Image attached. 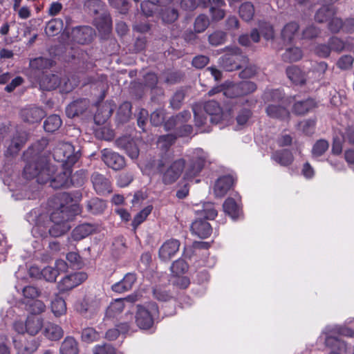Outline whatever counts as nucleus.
Wrapping results in <instances>:
<instances>
[{
  "label": "nucleus",
  "instance_id": "obj_1",
  "mask_svg": "<svg viewBox=\"0 0 354 354\" xmlns=\"http://www.w3.org/2000/svg\"><path fill=\"white\" fill-rule=\"evenodd\" d=\"M48 140L41 138L24 153L26 165L24 175L27 179L36 178L39 184L50 183L54 189L67 188L72 183L71 167H62L50 162L44 152Z\"/></svg>",
  "mask_w": 354,
  "mask_h": 354
},
{
  "label": "nucleus",
  "instance_id": "obj_2",
  "mask_svg": "<svg viewBox=\"0 0 354 354\" xmlns=\"http://www.w3.org/2000/svg\"><path fill=\"white\" fill-rule=\"evenodd\" d=\"M53 157L56 165L62 167H71L80 157L79 151L69 142H59L53 148Z\"/></svg>",
  "mask_w": 354,
  "mask_h": 354
},
{
  "label": "nucleus",
  "instance_id": "obj_3",
  "mask_svg": "<svg viewBox=\"0 0 354 354\" xmlns=\"http://www.w3.org/2000/svg\"><path fill=\"white\" fill-rule=\"evenodd\" d=\"M230 51L219 59V63L225 70L232 71L239 69L248 63V58L241 53L239 48H232Z\"/></svg>",
  "mask_w": 354,
  "mask_h": 354
},
{
  "label": "nucleus",
  "instance_id": "obj_4",
  "mask_svg": "<svg viewBox=\"0 0 354 354\" xmlns=\"http://www.w3.org/2000/svg\"><path fill=\"white\" fill-rule=\"evenodd\" d=\"M185 161L183 158L174 161L170 166L165 170H163L164 164L160 161L158 164L157 169L162 174V180L165 185H170L176 181L180 176L185 169Z\"/></svg>",
  "mask_w": 354,
  "mask_h": 354
},
{
  "label": "nucleus",
  "instance_id": "obj_5",
  "mask_svg": "<svg viewBox=\"0 0 354 354\" xmlns=\"http://www.w3.org/2000/svg\"><path fill=\"white\" fill-rule=\"evenodd\" d=\"M101 306V299L92 295H86L82 299L77 301L75 305L77 312L89 317L97 313Z\"/></svg>",
  "mask_w": 354,
  "mask_h": 354
},
{
  "label": "nucleus",
  "instance_id": "obj_6",
  "mask_svg": "<svg viewBox=\"0 0 354 354\" xmlns=\"http://www.w3.org/2000/svg\"><path fill=\"white\" fill-rule=\"evenodd\" d=\"M136 322L141 329H148L153 324V316L158 313V306L156 304H150V311L142 306H137Z\"/></svg>",
  "mask_w": 354,
  "mask_h": 354
},
{
  "label": "nucleus",
  "instance_id": "obj_7",
  "mask_svg": "<svg viewBox=\"0 0 354 354\" xmlns=\"http://www.w3.org/2000/svg\"><path fill=\"white\" fill-rule=\"evenodd\" d=\"M75 215V207L68 205H60L50 214L52 222H60L63 224H70L69 221L73 220Z\"/></svg>",
  "mask_w": 354,
  "mask_h": 354
},
{
  "label": "nucleus",
  "instance_id": "obj_8",
  "mask_svg": "<svg viewBox=\"0 0 354 354\" xmlns=\"http://www.w3.org/2000/svg\"><path fill=\"white\" fill-rule=\"evenodd\" d=\"M87 279L86 273L79 272L71 274L64 277L58 283L61 292H66L81 284Z\"/></svg>",
  "mask_w": 354,
  "mask_h": 354
},
{
  "label": "nucleus",
  "instance_id": "obj_9",
  "mask_svg": "<svg viewBox=\"0 0 354 354\" xmlns=\"http://www.w3.org/2000/svg\"><path fill=\"white\" fill-rule=\"evenodd\" d=\"M102 160L109 167L114 170L122 169L125 166L123 156L109 149H104L101 151Z\"/></svg>",
  "mask_w": 354,
  "mask_h": 354
},
{
  "label": "nucleus",
  "instance_id": "obj_10",
  "mask_svg": "<svg viewBox=\"0 0 354 354\" xmlns=\"http://www.w3.org/2000/svg\"><path fill=\"white\" fill-rule=\"evenodd\" d=\"M93 189L97 194L104 195L112 192L111 183L109 178L103 174L95 171L91 176Z\"/></svg>",
  "mask_w": 354,
  "mask_h": 354
},
{
  "label": "nucleus",
  "instance_id": "obj_11",
  "mask_svg": "<svg viewBox=\"0 0 354 354\" xmlns=\"http://www.w3.org/2000/svg\"><path fill=\"white\" fill-rule=\"evenodd\" d=\"M196 157L189 164L185 171V178H192L201 172L205 162V155L201 149L195 151Z\"/></svg>",
  "mask_w": 354,
  "mask_h": 354
},
{
  "label": "nucleus",
  "instance_id": "obj_12",
  "mask_svg": "<svg viewBox=\"0 0 354 354\" xmlns=\"http://www.w3.org/2000/svg\"><path fill=\"white\" fill-rule=\"evenodd\" d=\"M203 109L206 114L209 116V120L213 124H218L223 120L224 113L219 104L210 100L205 102L203 105Z\"/></svg>",
  "mask_w": 354,
  "mask_h": 354
},
{
  "label": "nucleus",
  "instance_id": "obj_13",
  "mask_svg": "<svg viewBox=\"0 0 354 354\" xmlns=\"http://www.w3.org/2000/svg\"><path fill=\"white\" fill-rule=\"evenodd\" d=\"M180 242L176 239L165 241L159 249V258L163 261H169L178 251Z\"/></svg>",
  "mask_w": 354,
  "mask_h": 354
},
{
  "label": "nucleus",
  "instance_id": "obj_14",
  "mask_svg": "<svg viewBox=\"0 0 354 354\" xmlns=\"http://www.w3.org/2000/svg\"><path fill=\"white\" fill-rule=\"evenodd\" d=\"M45 111L40 107L30 105L21 111L23 120L30 123L38 122L45 116Z\"/></svg>",
  "mask_w": 354,
  "mask_h": 354
},
{
  "label": "nucleus",
  "instance_id": "obj_15",
  "mask_svg": "<svg viewBox=\"0 0 354 354\" xmlns=\"http://www.w3.org/2000/svg\"><path fill=\"white\" fill-rule=\"evenodd\" d=\"M88 106V100L86 98L78 99L66 106V114L68 118H73L84 113Z\"/></svg>",
  "mask_w": 354,
  "mask_h": 354
},
{
  "label": "nucleus",
  "instance_id": "obj_16",
  "mask_svg": "<svg viewBox=\"0 0 354 354\" xmlns=\"http://www.w3.org/2000/svg\"><path fill=\"white\" fill-rule=\"evenodd\" d=\"M97 230V225L93 223H84L75 227L71 232V238L78 241L85 239L90 234L95 233Z\"/></svg>",
  "mask_w": 354,
  "mask_h": 354
},
{
  "label": "nucleus",
  "instance_id": "obj_17",
  "mask_svg": "<svg viewBox=\"0 0 354 354\" xmlns=\"http://www.w3.org/2000/svg\"><path fill=\"white\" fill-rule=\"evenodd\" d=\"M233 183L234 179L230 175L223 176L218 178L214 187L215 196L219 198L224 196L230 190Z\"/></svg>",
  "mask_w": 354,
  "mask_h": 354
},
{
  "label": "nucleus",
  "instance_id": "obj_18",
  "mask_svg": "<svg viewBox=\"0 0 354 354\" xmlns=\"http://www.w3.org/2000/svg\"><path fill=\"white\" fill-rule=\"evenodd\" d=\"M191 230L199 238L205 239L211 234L212 229L207 221L200 218L192 223Z\"/></svg>",
  "mask_w": 354,
  "mask_h": 354
},
{
  "label": "nucleus",
  "instance_id": "obj_19",
  "mask_svg": "<svg viewBox=\"0 0 354 354\" xmlns=\"http://www.w3.org/2000/svg\"><path fill=\"white\" fill-rule=\"evenodd\" d=\"M286 75L288 79L296 86H303L306 82V75L300 68L291 66L286 68Z\"/></svg>",
  "mask_w": 354,
  "mask_h": 354
},
{
  "label": "nucleus",
  "instance_id": "obj_20",
  "mask_svg": "<svg viewBox=\"0 0 354 354\" xmlns=\"http://www.w3.org/2000/svg\"><path fill=\"white\" fill-rule=\"evenodd\" d=\"M136 281V274L129 272L124 275L121 281L113 284L111 288L115 292L122 293L131 290Z\"/></svg>",
  "mask_w": 354,
  "mask_h": 354
},
{
  "label": "nucleus",
  "instance_id": "obj_21",
  "mask_svg": "<svg viewBox=\"0 0 354 354\" xmlns=\"http://www.w3.org/2000/svg\"><path fill=\"white\" fill-rule=\"evenodd\" d=\"M325 344L326 346L332 349L330 354H344L347 352V344L345 342L337 337L330 335L327 336L325 339Z\"/></svg>",
  "mask_w": 354,
  "mask_h": 354
},
{
  "label": "nucleus",
  "instance_id": "obj_22",
  "mask_svg": "<svg viewBox=\"0 0 354 354\" xmlns=\"http://www.w3.org/2000/svg\"><path fill=\"white\" fill-rule=\"evenodd\" d=\"M316 106V102L313 99L308 98L295 102L292 106V112L298 115H305Z\"/></svg>",
  "mask_w": 354,
  "mask_h": 354
},
{
  "label": "nucleus",
  "instance_id": "obj_23",
  "mask_svg": "<svg viewBox=\"0 0 354 354\" xmlns=\"http://www.w3.org/2000/svg\"><path fill=\"white\" fill-rule=\"evenodd\" d=\"M26 141V136L24 133H17L12 139L10 144L6 151V156H14L17 154Z\"/></svg>",
  "mask_w": 354,
  "mask_h": 354
},
{
  "label": "nucleus",
  "instance_id": "obj_24",
  "mask_svg": "<svg viewBox=\"0 0 354 354\" xmlns=\"http://www.w3.org/2000/svg\"><path fill=\"white\" fill-rule=\"evenodd\" d=\"M272 159L280 165L286 167L292 164L294 157L290 151L282 149L274 152L272 155Z\"/></svg>",
  "mask_w": 354,
  "mask_h": 354
},
{
  "label": "nucleus",
  "instance_id": "obj_25",
  "mask_svg": "<svg viewBox=\"0 0 354 354\" xmlns=\"http://www.w3.org/2000/svg\"><path fill=\"white\" fill-rule=\"evenodd\" d=\"M43 327V319L40 317L30 315L26 321V331L30 335H37Z\"/></svg>",
  "mask_w": 354,
  "mask_h": 354
},
{
  "label": "nucleus",
  "instance_id": "obj_26",
  "mask_svg": "<svg viewBox=\"0 0 354 354\" xmlns=\"http://www.w3.org/2000/svg\"><path fill=\"white\" fill-rule=\"evenodd\" d=\"M266 113L270 117L281 120H287L290 118L288 110L281 106L269 105L266 109Z\"/></svg>",
  "mask_w": 354,
  "mask_h": 354
},
{
  "label": "nucleus",
  "instance_id": "obj_27",
  "mask_svg": "<svg viewBox=\"0 0 354 354\" xmlns=\"http://www.w3.org/2000/svg\"><path fill=\"white\" fill-rule=\"evenodd\" d=\"M64 84L62 85V80L60 77L56 74H52L50 75H46L44 79L42 80L41 86H46V88H62L63 87H67L68 83L63 80Z\"/></svg>",
  "mask_w": 354,
  "mask_h": 354
},
{
  "label": "nucleus",
  "instance_id": "obj_28",
  "mask_svg": "<svg viewBox=\"0 0 354 354\" xmlns=\"http://www.w3.org/2000/svg\"><path fill=\"white\" fill-rule=\"evenodd\" d=\"M106 207V202L102 199L96 197L87 201L86 205V210L93 214H99L102 213Z\"/></svg>",
  "mask_w": 354,
  "mask_h": 354
},
{
  "label": "nucleus",
  "instance_id": "obj_29",
  "mask_svg": "<svg viewBox=\"0 0 354 354\" xmlns=\"http://www.w3.org/2000/svg\"><path fill=\"white\" fill-rule=\"evenodd\" d=\"M79 352L78 344L72 337H66L62 342L60 348V354H77Z\"/></svg>",
  "mask_w": 354,
  "mask_h": 354
},
{
  "label": "nucleus",
  "instance_id": "obj_30",
  "mask_svg": "<svg viewBox=\"0 0 354 354\" xmlns=\"http://www.w3.org/2000/svg\"><path fill=\"white\" fill-rule=\"evenodd\" d=\"M299 26L296 22H290L284 26L281 30V37L284 41L290 42L298 32Z\"/></svg>",
  "mask_w": 354,
  "mask_h": 354
},
{
  "label": "nucleus",
  "instance_id": "obj_31",
  "mask_svg": "<svg viewBox=\"0 0 354 354\" xmlns=\"http://www.w3.org/2000/svg\"><path fill=\"white\" fill-rule=\"evenodd\" d=\"M223 207L225 214L232 218L235 219L239 216L240 212L239 205L234 198H227L225 201Z\"/></svg>",
  "mask_w": 354,
  "mask_h": 354
},
{
  "label": "nucleus",
  "instance_id": "obj_32",
  "mask_svg": "<svg viewBox=\"0 0 354 354\" xmlns=\"http://www.w3.org/2000/svg\"><path fill=\"white\" fill-rule=\"evenodd\" d=\"M335 15L334 8L324 6L317 11L315 19L319 23H324L329 21Z\"/></svg>",
  "mask_w": 354,
  "mask_h": 354
},
{
  "label": "nucleus",
  "instance_id": "obj_33",
  "mask_svg": "<svg viewBox=\"0 0 354 354\" xmlns=\"http://www.w3.org/2000/svg\"><path fill=\"white\" fill-rule=\"evenodd\" d=\"M63 330L53 323H48L44 328V335L51 340H57L63 336Z\"/></svg>",
  "mask_w": 354,
  "mask_h": 354
},
{
  "label": "nucleus",
  "instance_id": "obj_34",
  "mask_svg": "<svg viewBox=\"0 0 354 354\" xmlns=\"http://www.w3.org/2000/svg\"><path fill=\"white\" fill-rule=\"evenodd\" d=\"M62 124V121L58 115H51L48 116L44 123V128L48 132H54L59 129Z\"/></svg>",
  "mask_w": 354,
  "mask_h": 354
},
{
  "label": "nucleus",
  "instance_id": "obj_35",
  "mask_svg": "<svg viewBox=\"0 0 354 354\" xmlns=\"http://www.w3.org/2000/svg\"><path fill=\"white\" fill-rule=\"evenodd\" d=\"M53 65V61L52 59L42 57L32 59L30 61V68L38 71L50 68Z\"/></svg>",
  "mask_w": 354,
  "mask_h": 354
},
{
  "label": "nucleus",
  "instance_id": "obj_36",
  "mask_svg": "<svg viewBox=\"0 0 354 354\" xmlns=\"http://www.w3.org/2000/svg\"><path fill=\"white\" fill-rule=\"evenodd\" d=\"M53 225L48 229V233L51 236L58 237L64 235L71 228L70 224H65L60 222H52Z\"/></svg>",
  "mask_w": 354,
  "mask_h": 354
},
{
  "label": "nucleus",
  "instance_id": "obj_37",
  "mask_svg": "<svg viewBox=\"0 0 354 354\" xmlns=\"http://www.w3.org/2000/svg\"><path fill=\"white\" fill-rule=\"evenodd\" d=\"M51 310L55 317H60L66 312V304L65 301L58 296L51 302Z\"/></svg>",
  "mask_w": 354,
  "mask_h": 354
},
{
  "label": "nucleus",
  "instance_id": "obj_38",
  "mask_svg": "<svg viewBox=\"0 0 354 354\" xmlns=\"http://www.w3.org/2000/svg\"><path fill=\"white\" fill-rule=\"evenodd\" d=\"M301 50L298 47H292L286 49L282 57L285 62H293L299 60L302 57Z\"/></svg>",
  "mask_w": 354,
  "mask_h": 354
},
{
  "label": "nucleus",
  "instance_id": "obj_39",
  "mask_svg": "<svg viewBox=\"0 0 354 354\" xmlns=\"http://www.w3.org/2000/svg\"><path fill=\"white\" fill-rule=\"evenodd\" d=\"M254 15V6L250 2H245L239 7V15L244 21H250Z\"/></svg>",
  "mask_w": 354,
  "mask_h": 354
},
{
  "label": "nucleus",
  "instance_id": "obj_40",
  "mask_svg": "<svg viewBox=\"0 0 354 354\" xmlns=\"http://www.w3.org/2000/svg\"><path fill=\"white\" fill-rule=\"evenodd\" d=\"M198 213L201 217L205 219H214L217 216V211L214 207V205L211 203L204 204L202 209H198Z\"/></svg>",
  "mask_w": 354,
  "mask_h": 354
},
{
  "label": "nucleus",
  "instance_id": "obj_41",
  "mask_svg": "<svg viewBox=\"0 0 354 354\" xmlns=\"http://www.w3.org/2000/svg\"><path fill=\"white\" fill-rule=\"evenodd\" d=\"M63 26V21L60 19H53L48 22L46 26V33L49 36L56 35Z\"/></svg>",
  "mask_w": 354,
  "mask_h": 354
},
{
  "label": "nucleus",
  "instance_id": "obj_42",
  "mask_svg": "<svg viewBox=\"0 0 354 354\" xmlns=\"http://www.w3.org/2000/svg\"><path fill=\"white\" fill-rule=\"evenodd\" d=\"M124 308V303L122 299H115L112 302L106 310V315L109 317H115L120 313Z\"/></svg>",
  "mask_w": 354,
  "mask_h": 354
},
{
  "label": "nucleus",
  "instance_id": "obj_43",
  "mask_svg": "<svg viewBox=\"0 0 354 354\" xmlns=\"http://www.w3.org/2000/svg\"><path fill=\"white\" fill-rule=\"evenodd\" d=\"M188 268L187 263L184 259H179L173 262L170 269L174 274L179 276L185 273L188 270Z\"/></svg>",
  "mask_w": 354,
  "mask_h": 354
},
{
  "label": "nucleus",
  "instance_id": "obj_44",
  "mask_svg": "<svg viewBox=\"0 0 354 354\" xmlns=\"http://www.w3.org/2000/svg\"><path fill=\"white\" fill-rule=\"evenodd\" d=\"M209 25V20L207 15H198L194 21V31L197 33L204 32Z\"/></svg>",
  "mask_w": 354,
  "mask_h": 354
},
{
  "label": "nucleus",
  "instance_id": "obj_45",
  "mask_svg": "<svg viewBox=\"0 0 354 354\" xmlns=\"http://www.w3.org/2000/svg\"><path fill=\"white\" fill-rule=\"evenodd\" d=\"M131 104L129 102H123L119 107L118 115L122 122H126L131 115Z\"/></svg>",
  "mask_w": 354,
  "mask_h": 354
},
{
  "label": "nucleus",
  "instance_id": "obj_46",
  "mask_svg": "<svg viewBox=\"0 0 354 354\" xmlns=\"http://www.w3.org/2000/svg\"><path fill=\"white\" fill-rule=\"evenodd\" d=\"M177 136L173 133L161 136L158 138V145L162 150H167L175 142Z\"/></svg>",
  "mask_w": 354,
  "mask_h": 354
},
{
  "label": "nucleus",
  "instance_id": "obj_47",
  "mask_svg": "<svg viewBox=\"0 0 354 354\" xmlns=\"http://www.w3.org/2000/svg\"><path fill=\"white\" fill-rule=\"evenodd\" d=\"M192 111L194 115L196 125L203 126L207 122V117L202 113V106L200 104H195L192 106Z\"/></svg>",
  "mask_w": 354,
  "mask_h": 354
},
{
  "label": "nucleus",
  "instance_id": "obj_48",
  "mask_svg": "<svg viewBox=\"0 0 354 354\" xmlns=\"http://www.w3.org/2000/svg\"><path fill=\"white\" fill-rule=\"evenodd\" d=\"M152 209L151 205H148L135 216L132 221V226L135 230L147 218L151 212Z\"/></svg>",
  "mask_w": 354,
  "mask_h": 354
},
{
  "label": "nucleus",
  "instance_id": "obj_49",
  "mask_svg": "<svg viewBox=\"0 0 354 354\" xmlns=\"http://www.w3.org/2000/svg\"><path fill=\"white\" fill-rule=\"evenodd\" d=\"M81 337L83 342L91 343L97 340L100 335L93 328H86L82 330Z\"/></svg>",
  "mask_w": 354,
  "mask_h": 354
},
{
  "label": "nucleus",
  "instance_id": "obj_50",
  "mask_svg": "<svg viewBox=\"0 0 354 354\" xmlns=\"http://www.w3.org/2000/svg\"><path fill=\"white\" fill-rule=\"evenodd\" d=\"M161 17L164 22L173 23L178 19V12L174 8H166L162 10Z\"/></svg>",
  "mask_w": 354,
  "mask_h": 354
},
{
  "label": "nucleus",
  "instance_id": "obj_51",
  "mask_svg": "<svg viewBox=\"0 0 354 354\" xmlns=\"http://www.w3.org/2000/svg\"><path fill=\"white\" fill-rule=\"evenodd\" d=\"M328 143L325 140H319L315 142L312 149V154L314 157H319L323 155L328 148Z\"/></svg>",
  "mask_w": 354,
  "mask_h": 354
},
{
  "label": "nucleus",
  "instance_id": "obj_52",
  "mask_svg": "<svg viewBox=\"0 0 354 354\" xmlns=\"http://www.w3.org/2000/svg\"><path fill=\"white\" fill-rule=\"evenodd\" d=\"M226 39V33L223 31H215L209 35L208 41L212 46L223 44Z\"/></svg>",
  "mask_w": 354,
  "mask_h": 354
},
{
  "label": "nucleus",
  "instance_id": "obj_53",
  "mask_svg": "<svg viewBox=\"0 0 354 354\" xmlns=\"http://www.w3.org/2000/svg\"><path fill=\"white\" fill-rule=\"evenodd\" d=\"M37 348V342L34 340L25 342L17 348L18 354H32Z\"/></svg>",
  "mask_w": 354,
  "mask_h": 354
},
{
  "label": "nucleus",
  "instance_id": "obj_54",
  "mask_svg": "<svg viewBox=\"0 0 354 354\" xmlns=\"http://www.w3.org/2000/svg\"><path fill=\"white\" fill-rule=\"evenodd\" d=\"M315 120L313 119H307L301 121L298 124V127L306 135H311L315 129Z\"/></svg>",
  "mask_w": 354,
  "mask_h": 354
},
{
  "label": "nucleus",
  "instance_id": "obj_55",
  "mask_svg": "<svg viewBox=\"0 0 354 354\" xmlns=\"http://www.w3.org/2000/svg\"><path fill=\"white\" fill-rule=\"evenodd\" d=\"M46 310V305L42 301L34 300L28 304V310L33 315H39L44 312Z\"/></svg>",
  "mask_w": 354,
  "mask_h": 354
},
{
  "label": "nucleus",
  "instance_id": "obj_56",
  "mask_svg": "<svg viewBox=\"0 0 354 354\" xmlns=\"http://www.w3.org/2000/svg\"><path fill=\"white\" fill-rule=\"evenodd\" d=\"M42 277L49 282L55 281L58 274L57 271L53 266L45 267L41 272Z\"/></svg>",
  "mask_w": 354,
  "mask_h": 354
},
{
  "label": "nucleus",
  "instance_id": "obj_57",
  "mask_svg": "<svg viewBox=\"0 0 354 354\" xmlns=\"http://www.w3.org/2000/svg\"><path fill=\"white\" fill-rule=\"evenodd\" d=\"M84 6L95 14L102 10L104 3L101 0H84Z\"/></svg>",
  "mask_w": 354,
  "mask_h": 354
},
{
  "label": "nucleus",
  "instance_id": "obj_58",
  "mask_svg": "<svg viewBox=\"0 0 354 354\" xmlns=\"http://www.w3.org/2000/svg\"><path fill=\"white\" fill-rule=\"evenodd\" d=\"M165 120V111L163 109H156L151 113L150 121L153 126H159L162 124Z\"/></svg>",
  "mask_w": 354,
  "mask_h": 354
},
{
  "label": "nucleus",
  "instance_id": "obj_59",
  "mask_svg": "<svg viewBox=\"0 0 354 354\" xmlns=\"http://www.w3.org/2000/svg\"><path fill=\"white\" fill-rule=\"evenodd\" d=\"M260 31L266 40L273 39L274 37L273 27L270 24L266 22L261 24Z\"/></svg>",
  "mask_w": 354,
  "mask_h": 354
},
{
  "label": "nucleus",
  "instance_id": "obj_60",
  "mask_svg": "<svg viewBox=\"0 0 354 354\" xmlns=\"http://www.w3.org/2000/svg\"><path fill=\"white\" fill-rule=\"evenodd\" d=\"M153 297L161 301H169L172 297L171 295L164 288L161 287H156L153 290Z\"/></svg>",
  "mask_w": 354,
  "mask_h": 354
},
{
  "label": "nucleus",
  "instance_id": "obj_61",
  "mask_svg": "<svg viewBox=\"0 0 354 354\" xmlns=\"http://www.w3.org/2000/svg\"><path fill=\"white\" fill-rule=\"evenodd\" d=\"M328 44L330 48V50L341 52L346 49V44L339 38L336 37H331L329 39Z\"/></svg>",
  "mask_w": 354,
  "mask_h": 354
},
{
  "label": "nucleus",
  "instance_id": "obj_62",
  "mask_svg": "<svg viewBox=\"0 0 354 354\" xmlns=\"http://www.w3.org/2000/svg\"><path fill=\"white\" fill-rule=\"evenodd\" d=\"M93 352V354H116L115 348L108 344L96 345Z\"/></svg>",
  "mask_w": 354,
  "mask_h": 354
},
{
  "label": "nucleus",
  "instance_id": "obj_63",
  "mask_svg": "<svg viewBox=\"0 0 354 354\" xmlns=\"http://www.w3.org/2000/svg\"><path fill=\"white\" fill-rule=\"evenodd\" d=\"M185 97L183 90H178L172 97L170 104L173 109H178L180 107L181 103Z\"/></svg>",
  "mask_w": 354,
  "mask_h": 354
},
{
  "label": "nucleus",
  "instance_id": "obj_64",
  "mask_svg": "<svg viewBox=\"0 0 354 354\" xmlns=\"http://www.w3.org/2000/svg\"><path fill=\"white\" fill-rule=\"evenodd\" d=\"M341 136L344 142L348 141L354 145V127L348 126L344 131H341Z\"/></svg>",
  "mask_w": 354,
  "mask_h": 354
}]
</instances>
